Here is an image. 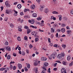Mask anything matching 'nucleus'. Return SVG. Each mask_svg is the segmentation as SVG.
Masks as SVG:
<instances>
[{"label":"nucleus","instance_id":"13","mask_svg":"<svg viewBox=\"0 0 73 73\" xmlns=\"http://www.w3.org/2000/svg\"><path fill=\"white\" fill-rule=\"evenodd\" d=\"M32 16L34 17H37V14L33 13V14Z\"/></svg>","mask_w":73,"mask_h":73},{"label":"nucleus","instance_id":"30","mask_svg":"<svg viewBox=\"0 0 73 73\" xmlns=\"http://www.w3.org/2000/svg\"><path fill=\"white\" fill-rule=\"evenodd\" d=\"M42 19V18L40 17H38L37 18V19L38 20H41Z\"/></svg>","mask_w":73,"mask_h":73},{"label":"nucleus","instance_id":"19","mask_svg":"<svg viewBox=\"0 0 73 73\" xmlns=\"http://www.w3.org/2000/svg\"><path fill=\"white\" fill-rule=\"evenodd\" d=\"M51 33H54V30L53 28H51Z\"/></svg>","mask_w":73,"mask_h":73},{"label":"nucleus","instance_id":"17","mask_svg":"<svg viewBox=\"0 0 73 73\" xmlns=\"http://www.w3.org/2000/svg\"><path fill=\"white\" fill-rule=\"evenodd\" d=\"M9 10L8 9H6V13H7V14H8L9 13Z\"/></svg>","mask_w":73,"mask_h":73},{"label":"nucleus","instance_id":"26","mask_svg":"<svg viewBox=\"0 0 73 73\" xmlns=\"http://www.w3.org/2000/svg\"><path fill=\"white\" fill-rule=\"evenodd\" d=\"M62 63L63 64V65H66V62H65V61H63Z\"/></svg>","mask_w":73,"mask_h":73},{"label":"nucleus","instance_id":"46","mask_svg":"<svg viewBox=\"0 0 73 73\" xmlns=\"http://www.w3.org/2000/svg\"><path fill=\"white\" fill-rule=\"evenodd\" d=\"M30 64H28V65H27V68L28 69H29V68H30Z\"/></svg>","mask_w":73,"mask_h":73},{"label":"nucleus","instance_id":"52","mask_svg":"<svg viewBox=\"0 0 73 73\" xmlns=\"http://www.w3.org/2000/svg\"><path fill=\"white\" fill-rule=\"evenodd\" d=\"M20 15H21L22 16V15H24V14L23 13V12H22L20 13Z\"/></svg>","mask_w":73,"mask_h":73},{"label":"nucleus","instance_id":"50","mask_svg":"<svg viewBox=\"0 0 73 73\" xmlns=\"http://www.w3.org/2000/svg\"><path fill=\"white\" fill-rule=\"evenodd\" d=\"M29 47H30V48H32L33 47V46H32L31 44H30L29 45Z\"/></svg>","mask_w":73,"mask_h":73},{"label":"nucleus","instance_id":"1","mask_svg":"<svg viewBox=\"0 0 73 73\" xmlns=\"http://www.w3.org/2000/svg\"><path fill=\"white\" fill-rule=\"evenodd\" d=\"M57 56V54L56 53L54 52L51 55H50V57H48L49 59L50 60H51L52 58H53V59H54L55 58V57Z\"/></svg>","mask_w":73,"mask_h":73},{"label":"nucleus","instance_id":"43","mask_svg":"<svg viewBox=\"0 0 73 73\" xmlns=\"http://www.w3.org/2000/svg\"><path fill=\"white\" fill-rule=\"evenodd\" d=\"M58 45H57V44H55L54 45V47H56V48H57V47Z\"/></svg>","mask_w":73,"mask_h":73},{"label":"nucleus","instance_id":"18","mask_svg":"<svg viewBox=\"0 0 73 73\" xmlns=\"http://www.w3.org/2000/svg\"><path fill=\"white\" fill-rule=\"evenodd\" d=\"M61 31L62 32V33H64L65 32V30L64 28H62L61 29Z\"/></svg>","mask_w":73,"mask_h":73},{"label":"nucleus","instance_id":"9","mask_svg":"<svg viewBox=\"0 0 73 73\" xmlns=\"http://www.w3.org/2000/svg\"><path fill=\"white\" fill-rule=\"evenodd\" d=\"M31 8L32 9H34L35 8V5H32L31 6Z\"/></svg>","mask_w":73,"mask_h":73},{"label":"nucleus","instance_id":"32","mask_svg":"<svg viewBox=\"0 0 73 73\" xmlns=\"http://www.w3.org/2000/svg\"><path fill=\"white\" fill-rule=\"evenodd\" d=\"M38 41V38H36L35 39V42H37Z\"/></svg>","mask_w":73,"mask_h":73},{"label":"nucleus","instance_id":"60","mask_svg":"<svg viewBox=\"0 0 73 73\" xmlns=\"http://www.w3.org/2000/svg\"><path fill=\"white\" fill-rule=\"evenodd\" d=\"M0 50H2V51H4V48H1L0 49Z\"/></svg>","mask_w":73,"mask_h":73},{"label":"nucleus","instance_id":"35","mask_svg":"<svg viewBox=\"0 0 73 73\" xmlns=\"http://www.w3.org/2000/svg\"><path fill=\"white\" fill-rule=\"evenodd\" d=\"M25 72H27V71L28 70V69H27V67H25Z\"/></svg>","mask_w":73,"mask_h":73},{"label":"nucleus","instance_id":"59","mask_svg":"<svg viewBox=\"0 0 73 73\" xmlns=\"http://www.w3.org/2000/svg\"><path fill=\"white\" fill-rule=\"evenodd\" d=\"M25 29H28L29 27H28V26H25Z\"/></svg>","mask_w":73,"mask_h":73},{"label":"nucleus","instance_id":"44","mask_svg":"<svg viewBox=\"0 0 73 73\" xmlns=\"http://www.w3.org/2000/svg\"><path fill=\"white\" fill-rule=\"evenodd\" d=\"M57 65V63H55L54 64V66L55 67Z\"/></svg>","mask_w":73,"mask_h":73},{"label":"nucleus","instance_id":"4","mask_svg":"<svg viewBox=\"0 0 73 73\" xmlns=\"http://www.w3.org/2000/svg\"><path fill=\"white\" fill-rule=\"evenodd\" d=\"M61 72L62 73H66V69L64 68H63L61 69Z\"/></svg>","mask_w":73,"mask_h":73},{"label":"nucleus","instance_id":"47","mask_svg":"<svg viewBox=\"0 0 73 73\" xmlns=\"http://www.w3.org/2000/svg\"><path fill=\"white\" fill-rule=\"evenodd\" d=\"M24 18H25V19H27V18H28V17L27 15H25L24 17Z\"/></svg>","mask_w":73,"mask_h":73},{"label":"nucleus","instance_id":"42","mask_svg":"<svg viewBox=\"0 0 73 73\" xmlns=\"http://www.w3.org/2000/svg\"><path fill=\"white\" fill-rule=\"evenodd\" d=\"M49 45L50 46H52L53 45V44L52 43H51Z\"/></svg>","mask_w":73,"mask_h":73},{"label":"nucleus","instance_id":"53","mask_svg":"<svg viewBox=\"0 0 73 73\" xmlns=\"http://www.w3.org/2000/svg\"><path fill=\"white\" fill-rule=\"evenodd\" d=\"M61 31L59 29H58L57 30H56V32H60Z\"/></svg>","mask_w":73,"mask_h":73},{"label":"nucleus","instance_id":"36","mask_svg":"<svg viewBox=\"0 0 73 73\" xmlns=\"http://www.w3.org/2000/svg\"><path fill=\"white\" fill-rule=\"evenodd\" d=\"M10 27L11 28H13V27H14V25L13 24H11L10 25Z\"/></svg>","mask_w":73,"mask_h":73},{"label":"nucleus","instance_id":"5","mask_svg":"<svg viewBox=\"0 0 73 73\" xmlns=\"http://www.w3.org/2000/svg\"><path fill=\"white\" fill-rule=\"evenodd\" d=\"M5 5H6L7 7H9L10 6V5L9 4V2L8 1H6L5 2Z\"/></svg>","mask_w":73,"mask_h":73},{"label":"nucleus","instance_id":"64","mask_svg":"<svg viewBox=\"0 0 73 73\" xmlns=\"http://www.w3.org/2000/svg\"><path fill=\"white\" fill-rule=\"evenodd\" d=\"M70 14H72V15H73V11H71V12H70Z\"/></svg>","mask_w":73,"mask_h":73},{"label":"nucleus","instance_id":"16","mask_svg":"<svg viewBox=\"0 0 73 73\" xmlns=\"http://www.w3.org/2000/svg\"><path fill=\"white\" fill-rule=\"evenodd\" d=\"M53 27L54 28H56V27H58V25H57V24L55 23L53 25Z\"/></svg>","mask_w":73,"mask_h":73},{"label":"nucleus","instance_id":"12","mask_svg":"<svg viewBox=\"0 0 73 73\" xmlns=\"http://www.w3.org/2000/svg\"><path fill=\"white\" fill-rule=\"evenodd\" d=\"M6 49L8 51H11V47L9 46L7 47L6 48Z\"/></svg>","mask_w":73,"mask_h":73},{"label":"nucleus","instance_id":"61","mask_svg":"<svg viewBox=\"0 0 73 73\" xmlns=\"http://www.w3.org/2000/svg\"><path fill=\"white\" fill-rule=\"evenodd\" d=\"M38 72V70L37 69H35V73H37Z\"/></svg>","mask_w":73,"mask_h":73},{"label":"nucleus","instance_id":"24","mask_svg":"<svg viewBox=\"0 0 73 73\" xmlns=\"http://www.w3.org/2000/svg\"><path fill=\"white\" fill-rule=\"evenodd\" d=\"M67 60H68V61H69V60H70V56H68L67 57Z\"/></svg>","mask_w":73,"mask_h":73},{"label":"nucleus","instance_id":"38","mask_svg":"<svg viewBox=\"0 0 73 73\" xmlns=\"http://www.w3.org/2000/svg\"><path fill=\"white\" fill-rule=\"evenodd\" d=\"M62 47H63V48H65V47H66V45H65L63 44L62 45Z\"/></svg>","mask_w":73,"mask_h":73},{"label":"nucleus","instance_id":"62","mask_svg":"<svg viewBox=\"0 0 73 73\" xmlns=\"http://www.w3.org/2000/svg\"><path fill=\"white\" fill-rule=\"evenodd\" d=\"M17 4V2H15L14 3V5H16V4Z\"/></svg>","mask_w":73,"mask_h":73},{"label":"nucleus","instance_id":"20","mask_svg":"<svg viewBox=\"0 0 73 73\" xmlns=\"http://www.w3.org/2000/svg\"><path fill=\"white\" fill-rule=\"evenodd\" d=\"M35 23V20H31V24H33Z\"/></svg>","mask_w":73,"mask_h":73},{"label":"nucleus","instance_id":"45","mask_svg":"<svg viewBox=\"0 0 73 73\" xmlns=\"http://www.w3.org/2000/svg\"><path fill=\"white\" fill-rule=\"evenodd\" d=\"M36 35H37V32L34 31V35H35V36H36Z\"/></svg>","mask_w":73,"mask_h":73},{"label":"nucleus","instance_id":"48","mask_svg":"<svg viewBox=\"0 0 73 73\" xmlns=\"http://www.w3.org/2000/svg\"><path fill=\"white\" fill-rule=\"evenodd\" d=\"M9 11L10 12V13H11V12H12L13 10H12V9H10L9 10Z\"/></svg>","mask_w":73,"mask_h":73},{"label":"nucleus","instance_id":"8","mask_svg":"<svg viewBox=\"0 0 73 73\" xmlns=\"http://www.w3.org/2000/svg\"><path fill=\"white\" fill-rule=\"evenodd\" d=\"M41 61H46V60H47V58H46L45 57H42L41 58Z\"/></svg>","mask_w":73,"mask_h":73},{"label":"nucleus","instance_id":"22","mask_svg":"<svg viewBox=\"0 0 73 73\" xmlns=\"http://www.w3.org/2000/svg\"><path fill=\"white\" fill-rule=\"evenodd\" d=\"M30 32H31V30H29V29H27V34H29V33H30Z\"/></svg>","mask_w":73,"mask_h":73},{"label":"nucleus","instance_id":"21","mask_svg":"<svg viewBox=\"0 0 73 73\" xmlns=\"http://www.w3.org/2000/svg\"><path fill=\"white\" fill-rule=\"evenodd\" d=\"M52 13L53 14H58V13L57 11H53Z\"/></svg>","mask_w":73,"mask_h":73},{"label":"nucleus","instance_id":"49","mask_svg":"<svg viewBox=\"0 0 73 73\" xmlns=\"http://www.w3.org/2000/svg\"><path fill=\"white\" fill-rule=\"evenodd\" d=\"M57 68H54L53 69L54 70H55V71H57Z\"/></svg>","mask_w":73,"mask_h":73},{"label":"nucleus","instance_id":"23","mask_svg":"<svg viewBox=\"0 0 73 73\" xmlns=\"http://www.w3.org/2000/svg\"><path fill=\"white\" fill-rule=\"evenodd\" d=\"M5 68H1L0 69V70L1 71H3V70H5Z\"/></svg>","mask_w":73,"mask_h":73},{"label":"nucleus","instance_id":"15","mask_svg":"<svg viewBox=\"0 0 73 73\" xmlns=\"http://www.w3.org/2000/svg\"><path fill=\"white\" fill-rule=\"evenodd\" d=\"M67 33L68 35H70V33H72V31L70 30H67Z\"/></svg>","mask_w":73,"mask_h":73},{"label":"nucleus","instance_id":"6","mask_svg":"<svg viewBox=\"0 0 73 73\" xmlns=\"http://www.w3.org/2000/svg\"><path fill=\"white\" fill-rule=\"evenodd\" d=\"M40 62L38 61H36L35 62H34V65L36 66V65H39V63Z\"/></svg>","mask_w":73,"mask_h":73},{"label":"nucleus","instance_id":"40","mask_svg":"<svg viewBox=\"0 0 73 73\" xmlns=\"http://www.w3.org/2000/svg\"><path fill=\"white\" fill-rule=\"evenodd\" d=\"M24 40H28V38H27V36H25L24 37Z\"/></svg>","mask_w":73,"mask_h":73},{"label":"nucleus","instance_id":"7","mask_svg":"<svg viewBox=\"0 0 73 73\" xmlns=\"http://www.w3.org/2000/svg\"><path fill=\"white\" fill-rule=\"evenodd\" d=\"M18 28H19L18 31L20 32H22V26H18Z\"/></svg>","mask_w":73,"mask_h":73},{"label":"nucleus","instance_id":"14","mask_svg":"<svg viewBox=\"0 0 73 73\" xmlns=\"http://www.w3.org/2000/svg\"><path fill=\"white\" fill-rule=\"evenodd\" d=\"M17 7L19 9H20L21 8V5L20 4H18L17 5Z\"/></svg>","mask_w":73,"mask_h":73},{"label":"nucleus","instance_id":"63","mask_svg":"<svg viewBox=\"0 0 73 73\" xmlns=\"http://www.w3.org/2000/svg\"><path fill=\"white\" fill-rule=\"evenodd\" d=\"M67 29H69V26H67L66 27Z\"/></svg>","mask_w":73,"mask_h":73},{"label":"nucleus","instance_id":"10","mask_svg":"<svg viewBox=\"0 0 73 73\" xmlns=\"http://www.w3.org/2000/svg\"><path fill=\"white\" fill-rule=\"evenodd\" d=\"M18 66L19 69H21V68H22V65H21V64H18Z\"/></svg>","mask_w":73,"mask_h":73},{"label":"nucleus","instance_id":"56","mask_svg":"<svg viewBox=\"0 0 73 73\" xmlns=\"http://www.w3.org/2000/svg\"><path fill=\"white\" fill-rule=\"evenodd\" d=\"M62 26L63 27H65V24H62Z\"/></svg>","mask_w":73,"mask_h":73},{"label":"nucleus","instance_id":"55","mask_svg":"<svg viewBox=\"0 0 73 73\" xmlns=\"http://www.w3.org/2000/svg\"><path fill=\"white\" fill-rule=\"evenodd\" d=\"M58 33H57L56 34V37H58Z\"/></svg>","mask_w":73,"mask_h":73},{"label":"nucleus","instance_id":"58","mask_svg":"<svg viewBox=\"0 0 73 73\" xmlns=\"http://www.w3.org/2000/svg\"><path fill=\"white\" fill-rule=\"evenodd\" d=\"M5 44L6 45H8V42H5Z\"/></svg>","mask_w":73,"mask_h":73},{"label":"nucleus","instance_id":"39","mask_svg":"<svg viewBox=\"0 0 73 73\" xmlns=\"http://www.w3.org/2000/svg\"><path fill=\"white\" fill-rule=\"evenodd\" d=\"M59 20L60 21H61V20H62V17L61 15L60 16V17L59 18Z\"/></svg>","mask_w":73,"mask_h":73},{"label":"nucleus","instance_id":"54","mask_svg":"<svg viewBox=\"0 0 73 73\" xmlns=\"http://www.w3.org/2000/svg\"><path fill=\"white\" fill-rule=\"evenodd\" d=\"M8 20V18H6L5 19V21H7V20Z\"/></svg>","mask_w":73,"mask_h":73},{"label":"nucleus","instance_id":"31","mask_svg":"<svg viewBox=\"0 0 73 73\" xmlns=\"http://www.w3.org/2000/svg\"><path fill=\"white\" fill-rule=\"evenodd\" d=\"M17 39L19 41H21V39H20V37H18L17 38Z\"/></svg>","mask_w":73,"mask_h":73},{"label":"nucleus","instance_id":"25","mask_svg":"<svg viewBox=\"0 0 73 73\" xmlns=\"http://www.w3.org/2000/svg\"><path fill=\"white\" fill-rule=\"evenodd\" d=\"M48 9L46 8L45 9V10L44 11V12L45 13H47L48 12Z\"/></svg>","mask_w":73,"mask_h":73},{"label":"nucleus","instance_id":"3","mask_svg":"<svg viewBox=\"0 0 73 73\" xmlns=\"http://www.w3.org/2000/svg\"><path fill=\"white\" fill-rule=\"evenodd\" d=\"M48 64L47 62H45L44 63L43 69H44V70H46V68H45L46 67V66H48Z\"/></svg>","mask_w":73,"mask_h":73},{"label":"nucleus","instance_id":"37","mask_svg":"<svg viewBox=\"0 0 73 73\" xmlns=\"http://www.w3.org/2000/svg\"><path fill=\"white\" fill-rule=\"evenodd\" d=\"M46 70H45L44 69V70L42 71V73H46Z\"/></svg>","mask_w":73,"mask_h":73},{"label":"nucleus","instance_id":"27","mask_svg":"<svg viewBox=\"0 0 73 73\" xmlns=\"http://www.w3.org/2000/svg\"><path fill=\"white\" fill-rule=\"evenodd\" d=\"M29 11V9H25L24 10V12H27V11Z\"/></svg>","mask_w":73,"mask_h":73},{"label":"nucleus","instance_id":"2","mask_svg":"<svg viewBox=\"0 0 73 73\" xmlns=\"http://www.w3.org/2000/svg\"><path fill=\"white\" fill-rule=\"evenodd\" d=\"M65 54L64 53H62L60 54H59L57 56L58 58L59 59H61L62 57H64Z\"/></svg>","mask_w":73,"mask_h":73},{"label":"nucleus","instance_id":"28","mask_svg":"<svg viewBox=\"0 0 73 73\" xmlns=\"http://www.w3.org/2000/svg\"><path fill=\"white\" fill-rule=\"evenodd\" d=\"M73 65V62H72L71 63H70L69 64V65L70 66H72Z\"/></svg>","mask_w":73,"mask_h":73},{"label":"nucleus","instance_id":"29","mask_svg":"<svg viewBox=\"0 0 73 73\" xmlns=\"http://www.w3.org/2000/svg\"><path fill=\"white\" fill-rule=\"evenodd\" d=\"M7 58L8 60L10 59V58H11V56L9 55H8L7 56Z\"/></svg>","mask_w":73,"mask_h":73},{"label":"nucleus","instance_id":"57","mask_svg":"<svg viewBox=\"0 0 73 73\" xmlns=\"http://www.w3.org/2000/svg\"><path fill=\"white\" fill-rule=\"evenodd\" d=\"M14 11V12H15V13H18V12H17V11H15V10L14 9L13 10Z\"/></svg>","mask_w":73,"mask_h":73},{"label":"nucleus","instance_id":"11","mask_svg":"<svg viewBox=\"0 0 73 73\" xmlns=\"http://www.w3.org/2000/svg\"><path fill=\"white\" fill-rule=\"evenodd\" d=\"M44 21L42 20L41 21V23H40V24H41V26L42 27V26H44Z\"/></svg>","mask_w":73,"mask_h":73},{"label":"nucleus","instance_id":"41","mask_svg":"<svg viewBox=\"0 0 73 73\" xmlns=\"http://www.w3.org/2000/svg\"><path fill=\"white\" fill-rule=\"evenodd\" d=\"M13 70H15V69H16V66H14L13 67Z\"/></svg>","mask_w":73,"mask_h":73},{"label":"nucleus","instance_id":"33","mask_svg":"<svg viewBox=\"0 0 73 73\" xmlns=\"http://www.w3.org/2000/svg\"><path fill=\"white\" fill-rule=\"evenodd\" d=\"M13 68V66L12 65H11L10 66H9V69L11 70H12V68Z\"/></svg>","mask_w":73,"mask_h":73},{"label":"nucleus","instance_id":"51","mask_svg":"<svg viewBox=\"0 0 73 73\" xmlns=\"http://www.w3.org/2000/svg\"><path fill=\"white\" fill-rule=\"evenodd\" d=\"M14 16H17V13H14Z\"/></svg>","mask_w":73,"mask_h":73},{"label":"nucleus","instance_id":"34","mask_svg":"<svg viewBox=\"0 0 73 73\" xmlns=\"http://www.w3.org/2000/svg\"><path fill=\"white\" fill-rule=\"evenodd\" d=\"M48 73H50V68H49L47 71Z\"/></svg>","mask_w":73,"mask_h":73}]
</instances>
